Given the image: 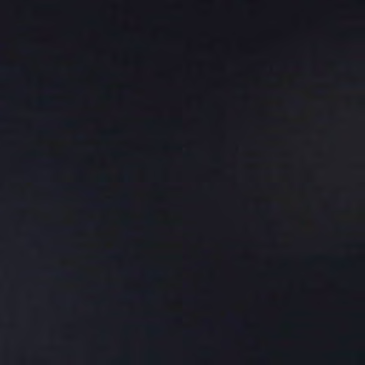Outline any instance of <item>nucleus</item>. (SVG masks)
<instances>
[{"label": "nucleus", "instance_id": "nucleus-1", "mask_svg": "<svg viewBox=\"0 0 365 365\" xmlns=\"http://www.w3.org/2000/svg\"><path fill=\"white\" fill-rule=\"evenodd\" d=\"M301 104H302V101H301V100H299L298 98H294L291 102V105L293 108H297V107L300 106Z\"/></svg>", "mask_w": 365, "mask_h": 365}]
</instances>
